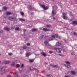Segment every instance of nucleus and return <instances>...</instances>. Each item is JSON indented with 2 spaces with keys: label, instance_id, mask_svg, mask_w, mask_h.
<instances>
[{
  "label": "nucleus",
  "instance_id": "864d4df0",
  "mask_svg": "<svg viewBox=\"0 0 77 77\" xmlns=\"http://www.w3.org/2000/svg\"><path fill=\"white\" fill-rule=\"evenodd\" d=\"M11 29H12V28H11Z\"/></svg>",
  "mask_w": 77,
  "mask_h": 77
},
{
  "label": "nucleus",
  "instance_id": "c03bdc74",
  "mask_svg": "<svg viewBox=\"0 0 77 77\" xmlns=\"http://www.w3.org/2000/svg\"><path fill=\"white\" fill-rule=\"evenodd\" d=\"M9 54V55H12V53H9V54Z\"/></svg>",
  "mask_w": 77,
  "mask_h": 77
},
{
  "label": "nucleus",
  "instance_id": "f3484780",
  "mask_svg": "<svg viewBox=\"0 0 77 77\" xmlns=\"http://www.w3.org/2000/svg\"><path fill=\"white\" fill-rule=\"evenodd\" d=\"M19 20L20 21H25V20L23 19L20 18Z\"/></svg>",
  "mask_w": 77,
  "mask_h": 77
},
{
  "label": "nucleus",
  "instance_id": "72a5a7b5",
  "mask_svg": "<svg viewBox=\"0 0 77 77\" xmlns=\"http://www.w3.org/2000/svg\"><path fill=\"white\" fill-rule=\"evenodd\" d=\"M53 53V51H49V53H50V54Z\"/></svg>",
  "mask_w": 77,
  "mask_h": 77
},
{
  "label": "nucleus",
  "instance_id": "6ab92c4d",
  "mask_svg": "<svg viewBox=\"0 0 77 77\" xmlns=\"http://www.w3.org/2000/svg\"><path fill=\"white\" fill-rule=\"evenodd\" d=\"M52 14L53 15H56V12H54V10H53L52 12Z\"/></svg>",
  "mask_w": 77,
  "mask_h": 77
},
{
  "label": "nucleus",
  "instance_id": "2eb2a0df",
  "mask_svg": "<svg viewBox=\"0 0 77 77\" xmlns=\"http://www.w3.org/2000/svg\"><path fill=\"white\" fill-rule=\"evenodd\" d=\"M4 29L6 30H7V31H9L10 30V29L8 27L4 28Z\"/></svg>",
  "mask_w": 77,
  "mask_h": 77
},
{
  "label": "nucleus",
  "instance_id": "7ed1b4c3",
  "mask_svg": "<svg viewBox=\"0 0 77 77\" xmlns=\"http://www.w3.org/2000/svg\"><path fill=\"white\" fill-rule=\"evenodd\" d=\"M9 20H11V21H14V20H15V18H14V17H8Z\"/></svg>",
  "mask_w": 77,
  "mask_h": 77
},
{
  "label": "nucleus",
  "instance_id": "f03ea898",
  "mask_svg": "<svg viewBox=\"0 0 77 77\" xmlns=\"http://www.w3.org/2000/svg\"><path fill=\"white\" fill-rule=\"evenodd\" d=\"M41 7H42L44 10L48 9V7H45V5H42Z\"/></svg>",
  "mask_w": 77,
  "mask_h": 77
},
{
  "label": "nucleus",
  "instance_id": "c9c22d12",
  "mask_svg": "<svg viewBox=\"0 0 77 77\" xmlns=\"http://www.w3.org/2000/svg\"><path fill=\"white\" fill-rule=\"evenodd\" d=\"M74 35H75V36L77 35V33L75 32H74Z\"/></svg>",
  "mask_w": 77,
  "mask_h": 77
},
{
  "label": "nucleus",
  "instance_id": "bb28decb",
  "mask_svg": "<svg viewBox=\"0 0 77 77\" xmlns=\"http://www.w3.org/2000/svg\"><path fill=\"white\" fill-rule=\"evenodd\" d=\"M46 27H47L48 28V27H51V25H47Z\"/></svg>",
  "mask_w": 77,
  "mask_h": 77
},
{
  "label": "nucleus",
  "instance_id": "412c9836",
  "mask_svg": "<svg viewBox=\"0 0 77 77\" xmlns=\"http://www.w3.org/2000/svg\"><path fill=\"white\" fill-rule=\"evenodd\" d=\"M65 65L66 67H67V68H70V67H71V66L69 65H67L66 66V65L65 64Z\"/></svg>",
  "mask_w": 77,
  "mask_h": 77
},
{
  "label": "nucleus",
  "instance_id": "a878e982",
  "mask_svg": "<svg viewBox=\"0 0 77 77\" xmlns=\"http://www.w3.org/2000/svg\"><path fill=\"white\" fill-rule=\"evenodd\" d=\"M23 49H26V48H27V47L26 46H23Z\"/></svg>",
  "mask_w": 77,
  "mask_h": 77
},
{
  "label": "nucleus",
  "instance_id": "20e7f679",
  "mask_svg": "<svg viewBox=\"0 0 77 77\" xmlns=\"http://www.w3.org/2000/svg\"><path fill=\"white\" fill-rule=\"evenodd\" d=\"M72 75H75L76 74V72L74 71H71Z\"/></svg>",
  "mask_w": 77,
  "mask_h": 77
},
{
  "label": "nucleus",
  "instance_id": "5701e85b",
  "mask_svg": "<svg viewBox=\"0 0 77 77\" xmlns=\"http://www.w3.org/2000/svg\"><path fill=\"white\" fill-rule=\"evenodd\" d=\"M65 63L67 64H70V62L68 61H65Z\"/></svg>",
  "mask_w": 77,
  "mask_h": 77
},
{
  "label": "nucleus",
  "instance_id": "ddd939ff",
  "mask_svg": "<svg viewBox=\"0 0 77 77\" xmlns=\"http://www.w3.org/2000/svg\"><path fill=\"white\" fill-rule=\"evenodd\" d=\"M6 14L8 15H12V13L11 12H6Z\"/></svg>",
  "mask_w": 77,
  "mask_h": 77
},
{
  "label": "nucleus",
  "instance_id": "79ce46f5",
  "mask_svg": "<svg viewBox=\"0 0 77 77\" xmlns=\"http://www.w3.org/2000/svg\"><path fill=\"white\" fill-rule=\"evenodd\" d=\"M55 35H56V38H57L58 37V35L56 34Z\"/></svg>",
  "mask_w": 77,
  "mask_h": 77
},
{
  "label": "nucleus",
  "instance_id": "473e14b6",
  "mask_svg": "<svg viewBox=\"0 0 77 77\" xmlns=\"http://www.w3.org/2000/svg\"><path fill=\"white\" fill-rule=\"evenodd\" d=\"M7 77H11V75H8L7 76Z\"/></svg>",
  "mask_w": 77,
  "mask_h": 77
},
{
  "label": "nucleus",
  "instance_id": "e433bc0d",
  "mask_svg": "<svg viewBox=\"0 0 77 77\" xmlns=\"http://www.w3.org/2000/svg\"><path fill=\"white\" fill-rule=\"evenodd\" d=\"M30 43H28L27 44V46H30Z\"/></svg>",
  "mask_w": 77,
  "mask_h": 77
},
{
  "label": "nucleus",
  "instance_id": "aec40b11",
  "mask_svg": "<svg viewBox=\"0 0 77 77\" xmlns=\"http://www.w3.org/2000/svg\"><path fill=\"white\" fill-rule=\"evenodd\" d=\"M60 45V43L59 42H57L56 43V45L59 46Z\"/></svg>",
  "mask_w": 77,
  "mask_h": 77
},
{
  "label": "nucleus",
  "instance_id": "f257e3e1",
  "mask_svg": "<svg viewBox=\"0 0 77 77\" xmlns=\"http://www.w3.org/2000/svg\"><path fill=\"white\" fill-rule=\"evenodd\" d=\"M54 49L57 53H61V51H62L61 48H55Z\"/></svg>",
  "mask_w": 77,
  "mask_h": 77
},
{
  "label": "nucleus",
  "instance_id": "dca6fc26",
  "mask_svg": "<svg viewBox=\"0 0 77 77\" xmlns=\"http://www.w3.org/2000/svg\"><path fill=\"white\" fill-rule=\"evenodd\" d=\"M28 9L29 10H31L32 9V6L29 5L28 6Z\"/></svg>",
  "mask_w": 77,
  "mask_h": 77
},
{
  "label": "nucleus",
  "instance_id": "4be33fe9",
  "mask_svg": "<svg viewBox=\"0 0 77 77\" xmlns=\"http://www.w3.org/2000/svg\"><path fill=\"white\" fill-rule=\"evenodd\" d=\"M15 30H20V28L19 27H17L15 28Z\"/></svg>",
  "mask_w": 77,
  "mask_h": 77
},
{
  "label": "nucleus",
  "instance_id": "9b49d317",
  "mask_svg": "<svg viewBox=\"0 0 77 77\" xmlns=\"http://www.w3.org/2000/svg\"><path fill=\"white\" fill-rule=\"evenodd\" d=\"M45 44H46V45H47V46H49V44L48 43V41H45Z\"/></svg>",
  "mask_w": 77,
  "mask_h": 77
},
{
  "label": "nucleus",
  "instance_id": "c756f323",
  "mask_svg": "<svg viewBox=\"0 0 77 77\" xmlns=\"http://www.w3.org/2000/svg\"><path fill=\"white\" fill-rule=\"evenodd\" d=\"M53 40V39L52 38H50L49 39V41H52Z\"/></svg>",
  "mask_w": 77,
  "mask_h": 77
},
{
  "label": "nucleus",
  "instance_id": "6e6552de",
  "mask_svg": "<svg viewBox=\"0 0 77 77\" xmlns=\"http://www.w3.org/2000/svg\"><path fill=\"white\" fill-rule=\"evenodd\" d=\"M4 62L6 65L7 64H9V63H10V61H4Z\"/></svg>",
  "mask_w": 77,
  "mask_h": 77
},
{
  "label": "nucleus",
  "instance_id": "1a4fd4ad",
  "mask_svg": "<svg viewBox=\"0 0 77 77\" xmlns=\"http://www.w3.org/2000/svg\"><path fill=\"white\" fill-rule=\"evenodd\" d=\"M51 66H53V67H54V68H58V67H59V66H57L56 65H55L51 64Z\"/></svg>",
  "mask_w": 77,
  "mask_h": 77
},
{
  "label": "nucleus",
  "instance_id": "603ef678",
  "mask_svg": "<svg viewBox=\"0 0 77 77\" xmlns=\"http://www.w3.org/2000/svg\"><path fill=\"white\" fill-rule=\"evenodd\" d=\"M0 62H1V61H0Z\"/></svg>",
  "mask_w": 77,
  "mask_h": 77
},
{
  "label": "nucleus",
  "instance_id": "c85d7f7f",
  "mask_svg": "<svg viewBox=\"0 0 77 77\" xmlns=\"http://www.w3.org/2000/svg\"><path fill=\"white\" fill-rule=\"evenodd\" d=\"M47 76L48 77H53V76H52V75H47Z\"/></svg>",
  "mask_w": 77,
  "mask_h": 77
},
{
  "label": "nucleus",
  "instance_id": "39448f33",
  "mask_svg": "<svg viewBox=\"0 0 77 77\" xmlns=\"http://www.w3.org/2000/svg\"><path fill=\"white\" fill-rule=\"evenodd\" d=\"M41 54L43 55V56H44L45 57L47 56V54L45 53V52H42L41 53Z\"/></svg>",
  "mask_w": 77,
  "mask_h": 77
},
{
  "label": "nucleus",
  "instance_id": "49530a36",
  "mask_svg": "<svg viewBox=\"0 0 77 77\" xmlns=\"http://www.w3.org/2000/svg\"><path fill=\"white\" fill-rule=\"evenodd\" d=\"M53 19L54 20H56V18L55 17H53Z\"/></svg>",
  "mask_w": 77,
  "mask_h": 77
},
{
  "label": "nucleus",
  "instance_id": "7c9ffc66",
  "mask_svg": "<svg viewBox=\"0 0 77 77\" xmlns=\"http://www.w3.org/2000/svg\"><path fill=\"white\" fill-rule=\"evenodd\" d=\"M3 9H8V8L7 7H3Z\"/></svg>",
  "mask_w": 77,
  "mask_h": 77
},
{
  "label": "nucleus",
  "instance_id": "cd10ccee",
  "mask_svg": "<svg viewBox=\"0 0 77 77\" xmlns=\"http://www.w3.org/2000/svg\"><path fill=\"white\" fill-rule=\"evenodd\" d=\"M20 14H21V15H22V16L24 15V13L23 12H20Z\"/></svg>",
  "mask_w": 77,
  "mask_h": 77
},
{
  "label": "nucleus",
  "instance_id": "de8ad7c7",
  "mask_svg": "<svg viewBox=\"0 0 77 77\" xmlns=\"http://www.w3.org/2000/svg\"><path fill=\"white\" fill-rule=\"evenodd\" d=\"M72 14V13H71V12H70V15H72V14Z\"/></svg>",
  "mask_w": 77,
  "mask_h": 77
},
{
  "label": "nucleus",
  "instance_id": "f8f14e48",
  "mask_svg": "<svg viewBox=\"0 0 77 77\" xmlns=\"http://www.w3.org/2000/svg\"><path fill=\"white\" fill-rule=\"evenodd\" d=\"M29 69L31 71H34V68H33V67H30Z\"/></svg>",
  "mask_w": 77,
  "mask_h": 77
},
{
  "label": "nucleus",
  "instance_id": "8fccbe9b",
  "mask_svg": "<svg viewBox=\"0 0 77 77\" xmlns=\"http://www.w3.org/2000/svg\"><path fill=\"white\" fill-rule=\"evenodd\" d=\"M2 74H3L2 73H1V75H2Z\"/></svg>",
  "mask_w": 77,
  "mask_h": 77
},
{
  "label": "nucleus",
  "instance_id": "09e8293b",
  "mask_svg": "<svg viewBox=\"0 0 77 77\" xmlns=\"http://www.w3.org/2000/svg\"><path fill=\"white\" fill-rule=\"evenodd\" d=\"M65 77H69L68 76L65 75Z\"/></svg>",
  "mask_w": 77,
  "mask_h": 77
},
{
  "label": "nucleus",
  "instance_id": "2f4dec72",
  "mask_svg": "<svg viewBox=\"0 0 77 77\" xmlns=\"http://www.w3.org/2000/svg\"><path fill=\"white\" fill-rule=\"evenodd\" d=\"M44 38V35H42L40 37V38H41V39H42V38Z\"/></svg>",
  "mask_w": 77,
  "mask_h": 77
},
{
  "label": "nucleus",
  "instance_id": "37998d69",
  "mask_svg": "<svg viewBox=\"0 0 77 77\" xmlns=\"http://www.w3.org/2000/svg\"><path fill=\"white\" fill-rule=\"evenodd\" d=\"M3 30H1V33H3Z\"/></svg>",
  "mask_w": 77,
  "mask_h": 77
},
{
  "label": "nucleus",
  "instance_id": "0eeeda50",
  "mask_svg": "<svg viewBox=\"0 0 77 77\" xmlns=\"http://www.w3.org/2000/svg\"><path fill=\"white\" fill-rule=\"evenodd\" d=\"M43 31H45V32H46L47 31H49L50 30L49 29H47V28H44L43 29Z\"/></svg>",
  "mask_w": 77,
  "mask_h": 77
},
{
  "label": "nucleus",
  "instance_id": "4468645a",
  "mask_svg": "<svg viewBox=\"0 0 77 77\" xmlns=\"http://www.w3.org/2000/svg\"><path fill=\"white\" fill-rule=\"evenodd\" d=\"M30 55V53H27L26 54V57H29Z\"/></svg>",
  "mask_w": 77,
  "mask_h": 77
},
{
  "label": "nucleus",
  "instance_id": "393cba45",
  "mask_svg": "<svg viewBox=\"0 0 77 77\" xmlns=\"http://www.w3.org/2000/svg\"><path fill=\"white\" fill-rule=\"evenodd\" d=\"M51 37H52V38H54L56 37V35H51Z\"/></svg>",
  "mask_w": 77,
  "mask_h": 77
},
{
  "label": "nucleus",
  "instance_id": "3c124183",
  "mask_svg": "<svg viewBox=\"0 0 77 77\" xmlns=\"http://www.w3.org/2000/svg\"><path fill=\"white\" fill-rule=\"evenodd\" d=\"M0 12H1V11L0 10Z\"/></svg>",
  "mask_w": 77,
  "mask_h": 77
},
{
  "label": "nucleus",
  "instance_id": "9d476101",
  "mask_svg": "<svg viewBox=\"0 0 77 77\" xmlns=\"http://www.w3.org/2000/svg\"><path fill=\"white\" fill-rule=\"evenodd\" d=\"M37 30H38V29L35 28H33L32 29V32H35V31H37Z\"/></svg>",
  "mask_w": 77,
  "mask_h": 77
},
{
  "label": "nucleus",
  "instance_id": "58836bf2",
  "mask_svg": "<svg viewBox=\"0 0 77 77\" xmlns=\"http://www.w3.org/2000/svg\"><path fill=\"white\" fill-rule=\"evenodd\" d=\"M23 66H24V64H22L21 66V68H23Z\"/></svg>",
  "mask_w": 77,
  "mask_h": 77
},
{
  "label": "nucleus",
  "instance_id": "a211bd4d",
  "mask_svg": "<svg viewBox=\"0 0 77 77\" xmlns=\"http://www.w3.org/2000/svg\"><path fill=\"white\" fill-rule=\"evenodd\" d=\"M72 23L73 24H77V22L76 21H73Z\"/></svg>",
  "mask_w": 77,
  "mask_h": 77
},
{
  "label": "nucleus",
  "instance_id": "f704fd0d",
  "mask_svg": "<svg viewBox=\"0 0 77 77\" xmlns=\"http://www.w3.org/2000/svg\"><path fill=\"white\" fill-rule=\"evenodd\" d=\"M3 69H4L3 70V71H5V69L4 68V67H2V68H1V70H2Z\"/></svg>",
  "mask_w": 77,
  "mask_h": 77
},
{
  "label": "nucleus",
  "instance_id": "423d86ee",
  "mask_svg": "<svg viewBox=\"0 0 77 77\" xmlns=\"http://www.w3.org/2000/svg\"><path fill=\"white\" fill-rule=\"evenodd\" d=\"M63 18L64 19H65V16L66 15V13H63Z\"/></svg>",
  "mask_w": 77,
  "mask_h": 77
},
{
  "label": "nucleus",
  "instance_id": "ea45409f",
  "mask_svg": "<svg viewBox=\"0 0 77 77\" xmlns=\"http://www.w3.org/2000/svg\"><path fill=\"white\" fill-rule=\"evenodd\" d=\"M15 75L16 76H14V77H17L18 76V75H16L15 74Z\"/></svg>",
  "mask_w": 77,
  "mask_h": 77
},
{
  "label": "nucleus",
  "instance_id": "a19ab883",
  "mask_svg": "<svg viewBox=\"0 0 77 77\" xmlns=\"http://www.w3.org/2000/svg\"><path fill=\"white\" fill-rule=\"evenodd\" d=\"M17 67H19L20 66V65L19 64H17Z\"/></svg>",
  "mask_w": 77,
  "mask_h": 77
},
{
  "label": "nucleus",
  "instance_id": "a18cd8bd",
  "mask_svg": "<svg viewBox=\"0 0 77 77\" xmlns=\"http://www.w3.org/2000/svg\"><path fill=\"white\" fill-rule=\"evenodd\" d=\"M59 56H63V55L62 54H59Z\"/></svg>",
  "mask_w": 77,
  "mask_h": 77
},
{
  "label": "nucleus",
  "instance_id": "4c0bfd02",
  "mask_svg": "<svg viewBox=\"0 0 77 77\" xmlns=\"http://www.w3.org/2000/svg\"><path fill=\"white\" fill-rule=\"evenodd\" d=\"M14 63L11 64L12 66H14V65H15V64H14Z\"/></svg>",
  "mask_w": 77,
  "mask_h": 77
},
{
  "label": "nucleus",
  "instance_id": "b1692460",
  "mask_svg": "<svg viewBox=\"0 0 77 77\" xmlns=\"http://www.w3.org/2000/svg\"><path fill=\"white\" fill-rule=\"evenodd\" d=\"M34 61V59H32V60H29V62H31L32 63V62H33Z\"/></svg>",
  "mask_w": 77,
  "mask_h": 77
}]
</instances>
